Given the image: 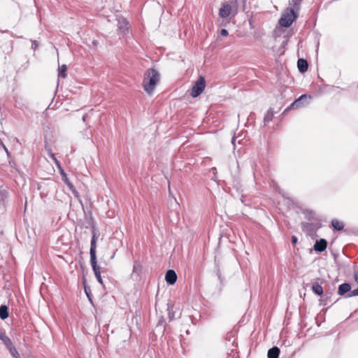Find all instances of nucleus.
<instances>
[{
  "mask_svg": "<svg viewBox=\"0 0 358 358\" xmlns=\"http://www.w3.org/2000/svg\"><path fill=\"white\" fill-rule=\"evenodd\" d=\"M90 254V264L94 271V275L101 274V268L97 265L96 253Z\"/></svg>",
  "mask_w": 358,
  "mask_h": 358,
  "instance_id": "obj_7",
  "label": "nucleus"
},
{
  "mask_svg": "<svg viewBox=\"0 0 358 358\" xmlns=\"http://www.w3.org/2000/svg\"><path fill=\"white\" fill-rule=\"evenodd\" d=\"M66 69H67V67L65 64H63L62 66H59V69H58V77L59 78H66Z\"/></svg>",
  "mask_w": 358,
  "mask_h": 358,
  "instance_id": "obj_22",
  "label": "nucleus"
},
{
  "mask_svg": "<svg viewBox=\"0 0 358 358\" xmlns=\"http://www.w3.org/2000/svg\"><path fill=\"white\" fill-rule=\"evenodd\" d=\"M45 149L48 152H49V150H52L50 145L48 144L47 141H45Z\"/></svg>",
  "mask_w": 358,
  "mask_h": 358,
  "instance_id": "obj_30",
  "label": "nucleus"
},
{
  "mask_svg": "<svg viewBox=\"0 0 358 358\" xmlns=\"http://www.w3.org/2000/svg\"><path fill=\"white\" fill-rule=\"evenodd\" d=\"M32 44H31V48L34 50H35L37 47L38 46V44L37 43V42L36 41H32Z\"/></svg>",
  "mask_w": 358,
  "mask_h": 358,
  "instance_id": "obj_29",
  "label": "nucleus"
},
{
  "mask_svg": "<svg viewBox=\"0 0 358 358\" xmlns=\"http://www.w3.org/2000/svg\"><path fill=\"white\" fill-rule=\"evenodd\" d=\"M62 177V180L64 181V182L67 185V186L69 187V189L72 191V193L74 195H77L78 192L75 190L73 184L67 178L66 173L64 172V169H61L59 171Z\"/></svg>",
  "mask_w": 358,
  "mask_h": 358,
  "instance_id": "obj_11",
  "label": "nucleus"
},
{
  "mask_svg": "<svg viewBox=\"0 0 358 358\" xmlns=\"http://www.w3.org/2000/svg\"><path fill=\"white\" fill-rule=\"evenodd\" d=\"M165 280L169 285H173L177 280V275L173 270H169L166 273Z\"/></svg>",
  "mask_w": 358,
  "mask_h": 358,
  "instance_id": "obj_8",
  "label": "nucleus"
},
{
  "mask_svg": "<svg viewBox=\"0 0 358 358\" xmlns=\"http://www.w3.org/2000/svg\"><path fill=\"white\" fill-rule=\"evenodd\" d=\"M273 115H274V111H273V108H269L267 110V112L265 114L264 117V125H266L267 123H268L269 122H271L272 120Z\"/></svg>",
  "mask_w": 358,
  "mask_h": 358,
  "instance_id": "obj_16",
  "label": "nucleus"
},
{
  "mask_svg": "<svg viewBox=\"0 0 358 358\" xmlns=\"http://www.w3.org/2000/svg\"><path fill=\"white\" fill-rule=\"evenodd\" d=\"M303 0H292V3H293V8H292V9H294V11H296V13L300 9V3Z\"/></svg>",
  "mask_w": 358,
  "mask_h": 358,
  "instance_id": "obj_23",
  "label": "nucleus"
},
{
  "mask_svg": "<svg viewBox=\"0 0 358 358\" xmlns=\"http://www.w3.org/2000/svg\"><path fill=\"white\" fill-rule=\"evenodd\" d=\"M206 87L205 78L203 76H200L199 79L195 82L194 85L191 89L190 95L192 97H197L199 96Z\"/></svg>",
  "mask_w": 358,
  "mask_h": 358,
  "instance_id": "obj_3",
  "label": "nucleus"
},
{
  "mask_svg": "<svg viewBox=\"0 0 358 358\" xmlns=\"http://www.w3.org/2000/svg\"><path fill=\"white\" fill-rule=\"evenodd\" d=\"M92 237L91 240L90 253H96V241L99 236V231L93 227L92 229Z\"/></svg>",
  "mask_w": 358,
  "mask_h": 358,
  "instance_id": "obj_6",
  "label": "nucleus"
},
{
  "mask_svg": "<svg viewBox=\"0 0 358 358\" xmlns=\"http://www.w3.org/2000/svg\"><path fill=\"white\" fill-rule=\"evenodd\" d=\"M7 349L9 350L10 355L15 358H21L20 354L18 353L17 349L13 345V343L10 345H8Z\"/></svg>",
  "mask_w": 358,
  "mask_h": 358,
  "instance_id": "obj_20",
  "label": "nucleus"
},
{
  "mask_svg": "<svg viewBox=\"0 0 358 358\" xmlns=\"http://www.w3.org/2000/svg\"><path fill=\"white\" fill-rule=\"evenodd\" d=\"M49 157L54 160V158H56L55 155L52 153V150H49V152H48Z\"/></svg>",
  "mask_w": 358,
  "mask_h": 358,
  "instance_id": "obj_33",
  "label": "nucleus"
},
{
  "mask_svg": "<svg viewBox=\"0 0 358 358\" xmlns=\"http://www.w3.org/2000/svg\"><path fill=\"white\" fill-rule=\"evenodd\" d=\"M231 11L232 6L228 3H224L222 4V6L219 10V15L222 18H226L230 15Z\"/></svg>",
  "mask_w": 358,
  "mask_h": 358,
  "instance_id": "obj_5",
  "label": "nucleus"
},
{
  "mask_svg": "<svg viewBox=\"0 0 358 358\" xmlns=\"http://www.w3.org/2000/svg\"><path fill=\"white\" fill-rule=\"evenodd\" d=\"M327 246V241L324 238H321L315 242L314 245V250L317 252H322L326 250Z\"/></svg>",
  "mask_w": 358,
  "mask_h": 358,
  "instance_id": "obj_9",
  "label": "nucleus"
},
{
  "mask_svg": "<svg viewBox=\"0 0 358 358\" xmlns=\"http://www.w3.org/2000/svg\"><path fill=\"white\" fill-rule=\"evenodd\" d=\"M143 271V266L138 262H134L133 265V270L131 274V278L134 280H138L140 278Z\"/></svg>",
  "mask_w": 358,
  "mask_h": 358,
  "instance_id": "obj_4",
  "label": "nucleus"
},
{
  "mask_svg": "<svg viewBox=\"0 0 358 358\" xmlns=\"http://www.w3.org/2000/svg\"><path fill=\"white\" fill-rule=\"evenodd\" d=\"M297 17V13L294 9L287 8L282 15L279 24L283 27H289Z\"/></svg>",
  "mask_w": 358,
  "mask_h": 358,
  "instance_id": "obj_2",
  "label": "nucleus"
},
{
  "mask_svg": "<svg viewBox=\"0 0 358 358\" xmlns=\"http://www.w3.org/2000/svg\"><path fill=\"white\" fill-rule=\"evenodd\" d=\"M351 286L349 283L345 282L338 286V294L341 296H344L345 294H348L351 292Z\"/></svg>",
  "mask_w": 358,
  "mask_h": 358,
  "instance_id": "obj_12",
  "label": "nucleus"
},
{
  "mask_svg": "<svg viewBox=\"0 0 358 358\" xmlns=\"http://www.w3.org/2000/svg\"><path fill=\"white\" fill-rule=\"evenodd\" d=\"M280 354V349L275 346L269 349L268 351V358H278Z\"/></svg>",
  "mask_w": 358,
  "mask_h": 358,
  "instance_id": "obj_15",
  "label": "nucleus"
},
{
  "mask_svg": "<svg viewBox=\"0 0 358 358\" xmlns=\"http://www.w3.org/2000/svg\"><path fill=\"white\" fill-rule=\"evenodd\" d=\"M85 117H86L85 115H83V120L84 122L85 121Z\"/></svg>",
  "mask_w": 358,
  "mask_h": 358,
  "instance_id": "obj_35",
  "label": "nucleus"
},
{
  "mask_svg": "<svg viewBox=\"0 0 358 358\" xmlns=\"http://www.w3.org/2000/svg\"><path fill=\"white\" fill-rule=\"evenodd\" d=\"M8 317V308L5 305H1L0 306V317L2 320H5Z\"/></svg>",
  "mask_w": 358,
  "mask_h": 358,
  "instance_id": "obj_21",
  "label": "nucleus"
},
{
  "mask_svg": "<svg viewBox=\"0 0 358 358\" xmlns=\"http://www.w3.org/2000/svg\"><path fill=\"white\" fill-rule=\"evenodd\" d=\"M312 289L313 292L318 296H322L323 294V288L317 282H315L313 284Z\"/></svg>",
  "mask_w": 358,
  "mask_h": 358,
  "instance_id": "obj_18",
  "label": "nucleus"
},
{
  "mask_svg": "<svg viewBox=\"0 0 358 358\" xmlns=\"http://www.w3.org/2000/svg\"><path fill=\"white\" fill-rule=\"evenodd\" d=\"M298 241V238L296 236H292V244L295 245Z\"/></svg>",
  "mask_w": 358,
  "mask_h": 358,
  "instance_id": "obj_31",
  "label": "nucleus"
},
{
  "mask_svg": "<svg viewBox=\"0 0 358 358\" xmlns=\"http://www.w3.org/2000/svg\"><path fill=\"white\" fill-rule=\"evenodd\" d=\"M246 1V0H243V3H245V2Z\"/></svg>",
  "mask_w": 358,
  "mask_h": 358,
  "instance_id": "obj_37",
  "label": "nucleus"
},
{
  "mask_svg": "<svg viewBox=\"0 0 358 358\" xmlns=\"http://www.w3.org/2000/svg\"><path fill=\"white\" fill-rule=\"evenodd\" d=\"M358 296V287L352 291H351L350 292H349L346 296L345 297L346 298H350V297H352V296Z\"/></svg>",
  "mask_w": 358,
  "mask_h": 358,
  "instance_id": "obj_24",
  "label": "nucleus"
},
{
  "mask_svg": "<svg viewBox=\"0 0 358 358\" xmlns=\"http://www.w3.org/2000/svg\"><path fill=\"white\" fill-rule=\"evenodd\" d=\"M30 358H36V357H30Z\"/></svg>",
  "mask_w": 358,
  "mask_h": 358,
  "instance_id": "obj_38",
  "label": "nucleus"
},
{
  "mask_svg": "<svg viewBox=\"0 0 358 358\" xmlns=\"http://www.w3.org/2000/svg\"><path fill=\"white\" fill-rule=\"evenodd\" d=\"M297 67L301 73H305L308 70V64L306 59H299L297 62Z\"/></svg>",
  "mask_w": 358,
  "mask_h": 358,
  "instance_id": "obj_13",
  "label": "nucleus"
},
{
  "mask_svg": "<svg viewBox=\"0 0 358 358\" xmlns=\"http://www.w3.org/2000/svg\"><path fill=\"white\" fill-rule=\"evenodd\" d=\"M169 317L170 320H173L174 318V313H171L170 310L169 312Z\"/></svg>",
  "mask_w": 358,
  "mask_h": 358,
  "instance_id": "obj_34",
  "label": "nucleus"
},
{
  "mask_svg": "<svg viewBox=\"0 0 358 358\" xmlns=\"http://www.w3.org/2000/svg\"><path fill=\"white\" fill-rule=\"evenodd\" d=\"M117 26H118L119 30L122 33H125V31H127V29H128L127 20L125 18L122 17H118L117 18Z\"/></svg>",
  "mask_w": 358,
  "mask_h": 358,
  "instance_id": "obj_10",
  "label": "nucleus"
},
{
  "mask_svg": "<svg viewBox=\"0 0 358 358\" xmlns=\"http://www.w3.org/2000/svg\"><path fill=\"white\" fill-rule=\"evenodd\" d=\"M331 225L334 229L337 231H341L344 228V224L338 220H333L331 221Z\"/></svg>",
  "mask_w": 358,
  "mask_h": 358,
  "instance_id": "obj_19",
  "label": "nucleus"
},
{
  "mask_svg": "<svg viewBox=\"0 0 358 358\" xmlns=\"http://www.w3.org/2000/svg\"><path fill=\"white\" fill-rule=\"evenodd\" d=\"M234 141H235V139H234V138H233V139H232V143H234Z\"/></svg>",
  "mask_w": 358,
  "mask_h": 358,
  "instance_id": "obj_36",
  "label": "nucleus"
},
{
  "mask_svg": "<svg viewBox=\"0 0 358 358\" xmlns=\"http://www.w3.org/2000/svg\"><path fill=\"white\" fill-rule=\"evenodd\" d=\"M95 277H96L97 281L99 282V284L101 285L102 286H103V282L101 274L96 275H95Z\"/></svg>",
  "mask_w": 358,
  "mask_h": 358,
  "instance_id": "obj_27",
  "label": "nucleus"
},
{
  "mask_svg": "<svg viewBox=\"0 0 358 358\" xmlns=\"http://www.w3.org/2000/svg\"><path fill=\"white\" fill-rule=\"evenodd\" d=\"M159 80V72L155 69H148L145 73L143 80L144 90L149 94H152Z\"/></svg>",
  "mask_w": 358,
  "mask_h": 358,
  "instance_id": "obj_1",
  "label": "nucleus"
},
{
  "mask_svg": "<svg viewBox=\"0 0 358 358\" xmlns=\"http://www.w3.org/2000/svg\"><path fill=\"white\" fill-rule=\"evenodd\" d=\"M53 162L55 164V165L57 166L59 171H60L61 169H63L59 162L58 161V159L57 158H54Z\"/></svg>",
  "mask_w": 358,
  "mask_h": 358,
  "instance_id": "obj_26",
  "label": "nucleus"
},
{
  "mask_svg": "<svg viewBox=\"0 0 358 358\" xmlns=\"http://www.w3.org/2000/svg\"><path fill=\"white\" fill-rule=\"evenodd\" d=\"M8 193L6 190H0V201H3L7 197Z\"/></svg>",
  "mask_w": 358,
  "mask_h": 358,
  "instance_id": "obj_25",
  "label": "nucleus"
},
{
  "mask_svg": "<svg viewBox=\"0 0 358 358\" xmlns=\"http://www.w3.org/2000/svg\"><path fill=\"white\" fill-rule=\"evenodd\" d=\"M307 96L306 94L301 95L299 99L295 100L290 106V108H299L303 106V101L306 99Z\"/></svg>",
  "mask_w": 358,
  "mask_h": 358,
  "instance_id": "obj_14",
  "label": "nucleus"
},
{
  "mask_svg": "<svg viewBox=\"0 0 358 358\" xmlns=\"http://www.w3.org/2000/svg\"><path fill=\"white\" fill-rule=\"evenodd\" d=\"M355 281L358 283V270L354 272Z\"/></svg>",
  "mask_w": 358,
  "mask_h": 358,
  "instance_id": "obj_32",
  "label": "nucleus"
},
{
  "mask_svg": "<svg viewBox=\"0 0 358 358\" xmlns=\"http://www.w3.org/2000/svg\"><path fill=\"white\" fill-rule=\"evenodd\" d=\"M220 34L222 36H227L229 34V33H228V31L227 29H222L220 31Z\"/></svg>",
  "mask_w": 358,
  "mask_h": 358,
  "instance_id": "obj_28",
  "label": "nucleus"
},
{
  "mask_svg": "<svg viewBox=\"0 0 358 358\" xmlns=\"http://www.w3.org/2000/svg\"><path fill=\"white\" fill-rule=\"evenodd\" d=\"M0 339L4 343V345L7 347L8 345H10L12 343L11 340L6 336V333L2 330H0Z\"/></svg>",
  "mask_w": 358,
  "mask_h": 358,
  "instance_id": "obj_17",
  "label": "nucleus"
}]
</instances>
